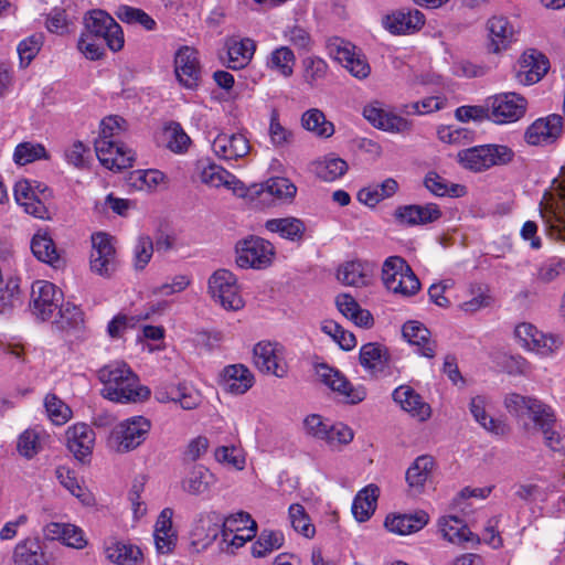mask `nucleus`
I'll return each instance as SVG.
<instances>
[{"mask_svg": "<svg viewBox=\"0 0 565 565\" xmlns=\"http://www.w3.org/2000/svg\"><path fill=\"white\" fill-rule=\"evenodd\" d=\"M301 77L309 88L318 87L328 76L329 65L320 56L310 55L301 61Z\"/></svg>", "mask_w": 565, "mask_h": 565, "instance_id": "603ef678", "label": "nucleus"}, {"mask_svg": "<svg viewBox=\"0 0 565 565\" xmlns=\"http://www.w3.org/2000/svg\"><path fill=\"white\" fill-rule=\"evenodd\" d=\"M14 565H47V558L42 543L35 537H26L20 541L12 555Z\"/></svg>", "mask_w": 565, "mask_h": 565, "instance_id": "58836bf2", "label": "nucleus"}, {"mask_svg": "<svg viewBox=\"0 0 565 565\" xmlns=\"http://www.w3.org/2000/svg\"><path fill=\"white\" fill-rule=\"evenodd\" d=\"M107 559L118 565H137L142 553L139 547L122 542H111L105 547Z\"/></svg>", "mask_w": 565, "mask_h": 565, "instance_id": "5fc2aeb1", "label": "nucleus"}, {"mask_svg": "<svg viewBox=\"0 0 565 565\" xmlns=\"http://www.w3.org/2000/svg\"><path fill=\"white\" fill-rule=\"evenodd\" d=\"M514 158V151L499 143H486L460 150L457 153L459 164L472 172H483L492 167L505 166Z\"/></svg>", "mask_w": 565, "mask_h": 565, "instance_id": "7ed1b4c3", "label": "nucleus"}, {"mask_svg": "<svg viewBox=\"0 0 565 565\" xmlns=\"http://www.w3.org/2000/svg\"><path fill=\"white\" fill-rule=\"evenodd\" d=\"M50 156L42 143L21 142L13 152V160L19 166H25L36 160H49Z\"/></svg>", "mask_w": 565, "mask_h": 565, "instance_id": "0e129e2a", "label": "nucleus"}, {"mask_svg": "<svg viewBox=\"0 0 565 565\" xmlns=\"http://www.w3.org/2000/svg\"><path fill=\"white\" fill-rule=\"evenodd\" d=\"M515 338L525 350L541 358L555 356L564 347V338L559 333H544L531 323H520L514 330Z\"/></svg>", "mask_w": 565, "mask_h": 565, "instance_id": "0eeeda50", "label": "nucleus"}, {"mask_svg": "<svg viewBox=\"0 0 565 565\" xmlns=\"http://www.w3.org/2000/svg\"><path fill=\"white\" fill-rule=\"evenodd\" d=\"M66 445L76 459L84 461L92 455L95 433L85 423H76L66 430Z\"/></svg>", "mask_w": 565, "mask_h": 565, "instance_id": "2f4dec72", "label": "nucleus"}, {"mask_svg": "<svg viewBox=\"0 0 565 565\" xmlns=\"http://www.w3.org/2000/svg\"><path fill=\"white\" fill-rule=\"evenodd\" d=\"M220 518L214 512H205L198 515L195 519L190 536L191 544L199 551L209 547L218 536Z\"/></svg>", "mask_w": 565, "mask_h": 565, "instance_id": "7c9ffc66", "label": "nucleus"}, {"mask_svg": "<svg viewBox=\"0 0 565 565\" xmlns=\"http://www.w3.org/2000/svg\"><path fill=\"white\" fill-rule=\"evenodd\" d=\"M284 534L279 531L263 530L258 539L252 545L254 557H264L280 548L284 544Z\"/></svg>", "mask_w": 565, "mask_h": 565, "instance_id": "680f3d73", "label": "nucleus"}, {"mask_svg": "<svg viewBox=\"0 0 565 565\" xmlns=\"http://www.w3.org/2000/svg\"><path fill=\"white\" fill-rule=\"evenodd\" d=\"M565 274V259L550 258L540 264L533 279L542 284H550Z\"/></svg>", "mask_w": 565, "mask_h": 565, "instance_id": "774afa93", "label": "nucleus"}, {"mask_svg": "<svg viewBox=\"0 0 565 565\" xmlns=\"http://www.w3.org/2000/svg\"><path fill=\"white\" fill-rule=\"evenodd\" d=\"M539 212L545 234L565 243V166L552 181L539 203Z\"/></svg>", "mask_w": 565, "mask_h": 565, "instance_id": "f03ea898", "label": "nucleus"}, {"mask_svg": "<svg viewBox=\"0 0 565 565\" xmlns=\"http://www.w3.org/2000/svg\"><path fill=\"white\" fill-rule=\"evenodd\" d=\"M31 249L33 255L41 262L50 264L54 267L58 266L60 256L56 252L55 244L46 232H38L31 241Z\"/></svg>", "mask_w": 565, "mask_h": 565, "instance_id": "6e6d98bb", "label": "nucleus"}, {"mask_svg": "<svg viewBox=\"0 0 565 565\" xmlns=\"http://www.w3.org/2000/svg\"><path fill=\"white\" fill-rule=\"evenodd\" d=\"M207 292L224 310L238 311L245 306L237 278L227 269H217L210 276Z\"/></svg>", "mask_w": 565, "mask_h": 565, "instance_id": "39448f33", "label": "nucleus"}, {"mask_svg": "<svg viewBox=\"0 0 565 565\" xmlns=\"http://www.w3.org/2000/svg\"><path fill=\"white\" fill-rule=\"evenodd\" d=\"M116 15L122 22L129 24H139L148 31H152L157 26L156 21L148 13L138 8L119 6L116 11Z\"/></svg>", "mask_w": 565, "mask_h": 565, "instance_id": "338daca9", "label": "nucleus"}, {"mask_svg": "<svg viewBox=\"0 0 565 565\" xmlns=\"http://www.w3.org/2000/svg\"><path fill=\"white\" fill-rule=\"evenodd\" d=\"M105 398L116 403H137L150 395L148 387L140 385L138 376L125 362H111L98 371Z\"/></svg>", "mask_w": 565, "mask_h": 565, "instance_id": "f257e3e1", "label": "nucleus"}, {"mask_svg": "<svg viewBox=\"0 0 565 565\" xmlns=\"http://www.w3.org/2000/svg\"><path fill=\"white\" fill-rule=\"evenodd\" d=\"M441 216L443 211L436 203L402 205L394 212L395 220L408 226L427 225L437 222Z\"/></svg>", "mask_w": 565, "mask_h": 565, "instance_id": "b1692460", "label": "nucleus"}, {"mask_svg": "<svg viewBox=\"0 0 565 565\" xmlns=\"http://www.w3.org/2000/svg\"><path fill=\"white\" fill-rule=\"evenodd\" d=\"M439 531L445 540L452 544H462L465 542H479L463 520L458 516H443L438 521Z\"/></svg>", "mask_w": 565, "mask_h": 565, "instance_id": "79ce46f5", "label": "nucleus"}, {"mask_svg": "<svg viewBox=\"0 0 565 565\" xmlns=\"http://www.w3.org/2000/svg\"><path fill=\"white\" fill-rule=\"evenodd\" d=\"M90 269L100 275L109 276L116 268V249L114 238L104 232L92 235Z\"/></svg>", "mask_w": 565, "mask_h": 565, "instance_id": "6ab92c4d", "label": "nucleus"}, {"mask_svg": "<svg viewBox=\"0 0 565 565\" xmlns=\"http://www.w3.org/2000/svg\"><path fill=\"white\" fill-rule=\"evenodd\" d=\"M359 361L361 366L371 375L391 373L392 358L388 350L379 343H366L361 347Z\"/></svg>", "mask_w": 565, "mask_h": 565, "instance_id": "393cba45", "label": "nucleus"}, {"mask_svg": "<svg viewBox=\"0 0 565 565\" xmlns=\"http://www.w3.org/2000/svg\"><path fill=\"white\" fill-rule=\"evenodd\" d=\"M488 401L484 396H475L470 402V412L476 422L488 433L495 436H504L509 431L508 425L495 419L488 413Z\"/></svg>", "mask_w": 565, "mask_h": 565, "instance_id": "ea45409f", "label": "nucleus"}, {"mask_svg": "<svg viewBox=\"0 0 565 565\" xmlns=\"http://www.w3.org/2000/svg\"><path fill=\"white\" fill-rule=\"evenodd\" d=\"M256 367L266 374L282 379L288 374L285 348L277 342L260 341L253 350Z\"/></svg>", "mask_w": 565, "mask_h": 565, "instance_id": "2eb2a0df", "label": "nucleus"}, {"mask_svg": "<svg viewBox=\"0 0 565 565\" xmlns=\"http://www.w3.org/2000/svg\"><path fill=\"white\" fill-rule=\"evenodd\" d=\"M380 489L375 484H369L360 490L352 503V513L356 521L365 522L375 512Z\"/></svg>", "mask_w": 565, "mask_h": 565, "instance_id": "37998d69", "label": "nucleus"}, {"mask_svg": "<svg viewBox=\"0 0 565 565\" xmlns=\"http://www.w3.org/2000/svg\"><path fill=\"white\" fill-rule=\"evenodd\" d=\"M398 190V183L393 178H387L379 184H371L358 192V201L370 207L392 198Z\"/></svg>", "mask_w": 565, "mask_h": 565, "instance_id": "c03bdc74", "label": "nucleus"}, {"mask_svg": "<svg viewBox=\"0 0 565 565\" xmlns=\"http://www.w3.org/2000/svg\"><path fill=\"white\" fill-rule=\"evenodd\" d=\"M489 119L503 125L518 121L526 111V99L516 93H500L487 98Z\"/></svg>", "mask_w": 565, "mask_h": 565, "instance_id": "f8f14e48", "label": "nucleus"}, {"mask_svg": "<svg viewBox=\"0 0 565 565\" xmlns=\"http://www.w3.org/2000/svg\"><path fill=\"white\" fill-rule=\"evenodd\" d=\"M382 280L388 291L402 297L414 296L420 289L419 279L401 256H390L384 260Z\"/></svg>", "mask_w": 565, "mask_h": 565, "instance_id": "20e7f679", "label": "nucleus"}, {"mask_svg": "<svg viewBox=\"0 0 565 565\" xmlns=\"http://www.w3.org/2000/svg\"><path fill=\"white\" fill-rule=\"evenodd\" d=\"M214 475L204 466H194L182 480V489L191 495H202L214 484Z\"/></svg>", "mask_w": 565, "mask_h": 565, "instance_id": "49530a36", "label": "nucleus"}, {"mask_svg": "<svg viewBox=\"0 0 565 565\" xmlns=\"http://www.w3.org/2000/svg\"><path fill=\"white\" fill-rule=\"evenodd\" d=\"M86 33L103 39L110 51L124 47L125 38L121 26L105 11L92 10L84 19Z\"/></svg>", "mask_w": 565, "mask_h": 565, "instance_id": "9b49d317", "label": "nucleus"}, {"mask_svg": "<svg viewBox=\"0 0 565 565\" xmlns=\"http://www.w3.org/2000/svg\"><path fill=\"white\" fill-rule=\"evenodd\" d=\"M195 173L202 183L212 188L225 186L235 193L244 188L243 183L234 174L210 159L198 160Z\"/></svg>", "mask_w": 565, "mask_h": 565, "instance_id": "5701e85b", "label": "nucleus"}, {"mask_svg": "<svg viewBox=\"0 0 565 565\" xmlns=\"http://www.w3.org/2000/svg\"><path fill=\"white\" fill-rule=\"evenodd\" d=\"M95 151L100 163L109 170H121L132 166L134 151L118 142V140L105 141L104 139H97Z\"/></svg>", "mask_w": 565, "mask_h": 565, "instance_id": "4be33fe9", "label": "nucleus"}, {"mask_svg": "<svg viewBox=\"0 0 565 565\" xmlns=\"http://www.w3.org/2000/svg\"><path fill=\"white\" fill-rule=\"evenodd\" d=\"M150 428V420L143 416L127 418L111 430L110 445L117 452L134 450L146 440Z\"/></svg>", "mask_w": 565, "mask_h": 565, "instance_id": "1a4fd4ad", "label": "nucleus"}, {"mask_svg": "<svg viewBox=\"0 0 565 565\" xmlns=\"http://www.w3.org/2000/svg\"><path fill=\"white\" fill-rule=\"evenodd\" d=\"M486 32L488 51L500 54L518 41L520 26L508 17L492 15L486 22Z\"/></svg>", "mask_w": 565, "mask_h": 565, "instance_id": "ddd939ff", "label": "nucleus"}, {"mask_svg": "<svg viewBox=\"0 0 565 565\" xmlns=\"http://www.w3.org/2000/svg\"><path fill=\"white\" fill-rule=\"evenodd\" d=\"M15 202L24 212L41 220L50 218L46 201L52 196L51 190L43 183L20 180L14 185Z\"/></svg>", "mask_w": 565, "mask_h": 565, "instance_id": "6e6552de", "label": "nucleus"}, {"mask_svg": "<svg viewBox=\"0 0 565 565\" xmlns=\"http://www.w3.org/2000/svg\"><path fill=\"white\" fill-rule=\"evenodd\" d=\"M328 54L339 62L353 77L365 79L371 74V65L361 49L339 36L327 41Z\"/></svg>", "mask_w": 565, "mask_h": 565, "instance_id": "423d86ee", "label": "nucleus"}, {"mask_svg": "<svg viewBox=\"0 0 565 565\" xmlns=\"http://www.w3.org/2000/svg\"><path fill=\"white\" fill-rule=\"evenodd\" d=\"M383 26L392 34H412L425 24V15L417 9L398 10L384 17Z\"/></svg>", "mask_w": 565, "mask_h": 565, "instance_id": "c85d7f7f", "label": "nucleus"}, {"mask_svg": "<svg viewBox=\"0 0 565 565\" xmlns=\"http://www.w3.org/2000/svg\"><path fill=\"white\" fill-rule=\"evenodd\" d=\"M262 191L279 202L289 203L297 194V186L287 178L275 177L263 184Z\"/></svg>", "mask_w": 565, "mask_h": 565, "instance_id": "bf43d9fd", "label": "nucleus"}, {"mask_svg": "<svg viewBox=\"0 0 565 565\" xmlns=\"http://www.w3.org/2000/svg\"><path fill=\"white\" fill-rule=\"evenodd\" d=\"M227 54L226 65L232 70H243L246 67L256 51V42L249 38L232 36L225 41Z\"/></svg>", "mask_w": 565, "mask_h": 565, "instance_id": "72a5a7b5", "label": "nucleus"}, {"mask_svg": "<svg viewBox=\"0 0 565 565\" xmlns=\"http://www.w3.org/2000/svg\"><path fill=\"white\" fill-rule=\"evenodd\" d=\"M429 522V515L418 510L407 514H388L384 525L391 533L397 535H409L424 529Z\"/></svg>", "mask_w": 565, "mask_h": 565, "instance_id": "c9c22d12", "label": "nucleus"}, {"mask_svg": "<svg viewBox=\"0 0 565 565\" xmlns=\"http://www.w3.org/2000/svg\"><path fill=\"white\" fill-rule=\"evenodd\" d=\"M320 381L333 392L338 393L344 402L358 404L365 399L366 390L362 385L353 386L339 370L321 363L316 366Z\"/></svg>", "mask_w": 565, "mask_h": 565, "instance_id": "f3484780", "label": "nucleus"}, {"mask_svg": "<svg viewBox=\"0 0 565 565\" xmlns=\"http://www.w3.org/2000/svg\"><path fill=\"white\" fill-rule=\"evenodd\" d=\"M504 405L508 412L520 420L529 418L534 425L537 420H542L545 424L551 420L548 415L550 407L536 398L511 393L507 395Z\"/></svg>", "mask_w": 565, "mask_h": 565, "instance_id": "aec40b11", "label": "nucleus"}, {"mask_svg": "<svg viewBox=\"0 0 565 565\" xmlns=\"http://www.w3.org/2000/svg\"><path fill=\"white\" fill-rule=\"evenodd\" d=\"M173 510L163 509L154 524L153 537L156 548L160 554L171 553L178 541L177 531L172 526Z\"/></svg>", "mask_w": 565, "mask_h": 565, "instance_id": "e433bc0d", "label": "nucleus"}, {"mask_svg": "<svg viewBox=\"0 0 565 565\" xmlns=\"http://www.w3.org/2000/svg\"><path fill=\"white\" fill-rule=\"evenodd\" d=\"M254 381L253 373L244 364L227 365L220 374L221 387L233 395L245 394L254 385Z\"/></svg>", "mask_w": 565, "mask_h": 565, "instance_id": "473e14b6", "label": "nucleus"}, {"mask_svg": "<svg viewBox=\"0 0 565 565\" xmlns=\"http://www.w3.org/2000/svg\"><path fill=\"white\" fill-rule=\"evenodd\" d=\"M301 126L321 138H329L334 134V126L326 119L324 114L318 108H311L301 116Z\"/></svg>", "mask_w": 565, "mask_h": 565, "instance_id": "4d7b16f0", "label": "nucleus"}, {"mask_svg": "<svg viewBox=\"0 0 565 565\" xmlns=\"http://www.w3.org/2000/svg\"><path fill=\"white\" fill-rule=\"evenodd\" d=\"M160 142L170 151L181 154L188 151L191 139L179 122L170 121L162 128Z\"/></svg>", "mask_w": 565, "mask_h": 565, "instance_id": "3c124183", "label": "nucleus"}, {"mask_svg": "<svg viewBox=\"0 0 565 565\" xmlns=\"http://www.w3.org/2000/svg\"><path fill=\"white\" fill-rule=\"evenodd\" d=\"M315 174L322 181L332 182L344 175L348 163L333 154L326 156L312 163Z\"/></svg>", "mask_w": 565, "mask_h": 565, "instance_id": "864d4df0", "label": "nucleus"}, {"mask_svg": "<svg viewBox=\"0 0 565 565\" xmlns=\"http://www.w3.org/2000/svg\"><path fill=\"white\" fill-rule=\"evenodd\" d=\"M54 323L62 330L76 329L84 323V313L76 305L62 301L54 317Z\"/></svg>", "mask_w": 565, "mask_h": 565, "instance_id": "e2e57ef3", "label": "nucleus"}, {"mask_svg": "<svg viewBox=\"0 0 565 565\" xmlns=\"http://www.w3.org/2000/svg\"><path fill=\"white\" fill-rule=\"evenodd\" d=\"M43 535L49 541H60L63 545L83 550L88 541L82 527L64 522H50L43 526Z\"/></svg>", "mask_w": 565, "mask_h": 565, "instance_id": "a878e982", "label": "nucleus"}, {"mask_svg": "<svg viewBox=\"0 0 565 565\" xmlns=\"http://www.w3.org/2000/svg\"><path fill=\"white\" fill-rule=\"evenodd\" d=\"M404 339L418 348L420 355L434 358L436 353V343L430 339L429 330L419 321H407L403 329Z\"/></svg>", "mask_w": 565, "mask_h": 565, "instance_id": "4c0bfd02", "label": "nucleus"}, {"mask_svg": "<svg viewBox=\"0 0 565 565\" xmlns=\"http://www.w3.org/2000/svg\"><path fill=\"white\" fill-rule=\"evenodd\" d=\"M60 483L86 505L93 503L92 494L77 480L75 472L65 467H58L55 471Z\"/></svg>", "mask_w": 565, "mask_h": 565, "instance_id": "052dcab7", "label": "nucleus"}, {"mask_svg": "<svg viewBox=\"0 0 565 565\" xmlns=\"http://www.w3.org/2000/svg\"><path fill=\"white\" fill-rule=\"evenodd\" d=\"M518 82L523 85L537 83L548 71L547 58L536 50L525 51L519 60Z\"/></svg>", "mask_w": 565, "mask_h": 565, "instance_id": "cd10ccee", "label": "nucleus"}, {"mask_svg": "<svg viewBox=\"0 0 565 565\" xmlns=\"http://www.w3.org/2000/svg\"><path fill=\"white\" fill-rule=\"evenodd\" d=\"M174 75L181 86L195 89L201 81V63L199 52L189 45L180 46L173 57Z\"/></svg>", "mask_w": 565, "mask_h": 565, "instance_id": "dca6fc26", "label": "nucleus"}, {"mask_svg": "<svg viewBox=\"0 0 565 565\" xmlns=\"http://www.w3.org/2000/svg\"><path fill=\"white\" fill-rule=\"evenodd\" d=\"M47 438L49 435L42 427L34 426L28 428L18 438V452L22 457L31 459L42 450Z\"/></svg>", "mask_w": 565, "mask_h": 565, "instance_id": "09e8293b", "label": "nucleus"}, {"mask_svg": "<svg viewBox=\"0 0 565 565\" xmlns=\"http://www.w3.org/2000/svg\"><path fill=\"white\" fill-rule=\"evenodd\" d=\"M393 401L399 407L419 422L427 420L431 415V408L423 397L409 385H399L393 391Z\"/></svg>", "mask_w": 565, "mask_h": 565, "instance_id": "c756f323", "label": "nucleus"}, {"mask_svg": "<svg viewBox=\"0 0 565 565\" xmlns=\"http://www.w3.org/2000/svg\"><path fill=\"white\" fill-rule=\"evenodd\" d=\"M63 301V292L51 281L36 280L31 287L30 309L41 321L55 317Z\"/></svg>", "mask_w": 565, "mask_h": 565, "instance_id": "9d476101", "label": "nucleus"}, {"mask_svg": "<svg viewBox=\"0 0 565 565\" xmlns=\"http://www.w3.org/2000/svg\"><path fill=\"white\" fill-rule=\"evenodd\" d=\"M563 132V118L552 114L532 122L524 135L525 141L532 146L554 143Z\"/></svg>", "mask_w": 565, "mask_h": 565, "instance_id": "412c9836", "label": "nucleus"}, {"mask_svg": "<svg viewBox=\"0 0 565 565\" xmlns=\"http://www.w3.org/2000/svg\"><path fill=\"white\" fill-rule=\"evenodd\" d=\"M289 520L294 530L307 539H311L316 534V527L311 523L309 515L306 513L305 508L295 503L288 510Z\"/></svg>", "mask_w": 565, "mask_h": 565, "instance_id": "69168bd1", "label": "nucleus"}, {"mask_svg": "<svg viewBox=\"0 0 565 565\" xmlns=\"http://www.w3.org/2000/svg\"><path fill=\"white\" fill-rule=\"evenodd\" d=\"M265 228L290 242H300L306 232L303 221L292 216L270 218L266 221Z\"/></svg>", "mask_w": 565, "mask_h": 565, "instance_id": "a18cd8bd", "label": "nucleus"}, {"mask_svg": "<svg viewBox=\"0 0 565 565\" xmlns=\"http://www.w3.org/2000/svg\"><path fill=\"white\" fill-rule=\"evenodd\" d=\"M375 270V265L366 260H350L341 265L337 278L343 285L363 287L370 284Z\"/></svg>", "mask_w": 565, "mask_h": 565, "instance_id": "f704fd0d", "label": "nucleus"}, {"mask_svg": "<svg viewBox=\"0 0 565 565\" xmlns=\"http://www.w3.org/2000/svg\"><path fill=\"white\" fill-rule=\"evenodd\" d=\"M250 150L248 139L243 134H218L212 142L214 154L225 161L238 160Z\"/></svg>", "mask_w": 565, "mask_h": 565, "instance_id": "bb28decb", "label": "nucleus"}, {"mask_svg": "<svg viewBox=\"0 0 565 565\" xmlns=\"http://www.w3.org/2000/svg\"><path fill=\"white\" fill-rule=\"evenodd\" d=\"M424 184L426 189L436 196L459 198L466 192L463 185L449 183L436 172H428L425 177Z\"/></svg>", "mask_w": 565, "mask_h": 565, "instance_id": "13d9d810", "label": "nucleus"}, {"mask_svg": "<svg viewBox=\"0 0 565 565\" xmlns=\"http://www.w3.org/2000/svg\"><path fill=\"white\" fill-rule=\"evenodd\" d=\"M265 65L273 73L284 78H289L294 74L296 55L289 46L281 45L268 54Z\"/></svg>", "mask_w": 565, "mask_h": 565, "instance_id": "de8ad7c7", "label": "nucleus"}, {"mask_svg": "<svg viewBox=\"0 0 565 565\" xmlns=\"http://www.w3.org/2000/svg\"><path fill=\"white\" fill-rule=\"evenodd\" d=\"M335 305L339 311L356 326L363 328L372 327L374 320L371 312L362 309L352 296L348 294L339 295L335 299Z\"/></svg>", "mask_w": 565, "mask_h": 565, "instance_id": "8fccbe9b", "label": "nucleus"}, {"mask_svg": "<svg viewBox=\"0 0 565 565\" xmlns=\"http://www.w3.org/2000/svg\"><path fill=\"white\" fill-rule=\"evenodd\" d=\"M362 114L373 127L380 130L391 134H407L412 130L409 120L383 108L379 100L365 105Z\"/></svg>", "mask_w": 565, "mask_h": 565, "instance_id": "a211bd4d", "label": "nucleus"}, {"mask_svg": "<svg viewBox=\"0 0 565 565\" xmlns=\"http://www.w3.org/2000/svg\"><path fill=\"white\" fill-rule=\"evenodd\" d=\"M275 256L271 243L260 237H249L236 245V264L241 268L263 269Z\"/></svg>", "mask_w": 565, "mask_h": 565, "instance_id": "4468645a", "label": "nucleus"}, {"mask_svg": "<svg viewBox=\"0 0 565 565\" xmlns=\"http://www.w3.org/2000/svg\"><path fill=\"white\" fill-rule=\"evenodd\" d=\"M434 467L435 461L430 456H419L414 460L406 471V482L414 493L418 494L424 491Z\"/></svg>", "mask_w": 565, "mask_h": 565, "instance_id": "a19ab883", "label": "nucleus"}]
</instances>
